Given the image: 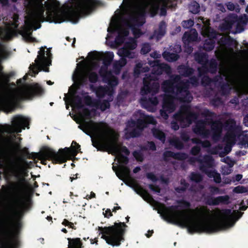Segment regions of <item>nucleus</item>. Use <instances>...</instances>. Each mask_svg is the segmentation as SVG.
<instances>
[{"mask_svg":"<svg viewBox=\"0 0 248 248\" xmlns=\"http://www.w3.org/2000/svg\"><path fill=\"white\" fill-rule=\"evenodd\" d=\"M174 119L179 123L182 127L188 126L193 120L196 119L197 116L191 112V108L186 106L181 108L178 114L174 116Z\"/></svg>","mask_w":248,"mask_h":248,"instance_id":"15","label":"nucleus"},{"mask_svg":"<svg viewBox=\"0 0 248 248\" xmlns=\"http://www.w3.org/2000/svg\"><path fill=\"white\" fill-rule=\"evenodd\" d=\"M211 191L214 194L219 193V189L217 188H216V187H213V188H212Z\"/></svg>","mask_w":248,"mask_h":248,"instance_id":"51","label":"nucleus"},{"mask_svg":"<svg viewBox=\"0 0 248 248\" xmlns=\"http://www.w3.org/2000/svg\"><path fill=\"white\" fill-rule=\"evenodd\" d=\"M51 55L49 49L42 47L38 52L37 58L35 60V63L30 67V75L32 77L35 76L40 70L48 72L49 70L47 66L51 64Z\"/></svg>","mask_w":248,"mask_h":248,"instance_id":"12","label":"nucleus"},{"mask_svg":"<svg viewBox=\"0 0 248 248\" xmlns=\"http://www.w3.org/2000/svg\"><path fill=\"white\" fill-rule=\"evenodd\" d=\"M181 70L185 71L182 76H177L173 81H166L162 85L165 95L163 97V109L160 111V114L165 120L168 117L167 113H170L174 110L177 100L188 102L192 99L187 89L190 83L193 85L197 84V79L192 78H190V82H187L188 79L185 78L192 73V69L181 66L179 68L181 73Z\"/></svg>","mask_w":248,"mask_h":248,"instance_id":"6","label":"nucleus"},{"mask_svg":"<svg viewBox=\"0 0 248 248\" xmlns=\"http://www.w3.org/2000/svg\"><path fill=\"white\" fill-rule=\"evenodd\" d=\"M146 149L151 150L153 151L155 150V146L154 143H153V142H148L146 146Z\"/></svg>","mask_w":248,"mask_h":248,"instance_id":"42","label":"nucleus"},{"mask_svg":"<svg viewBox=\"0 0 248 248\" xmlns=\"http://www.w3.org/2000/svg\"><path fill=\"white\" fill-rule=\"evenodd\" d=\"M147 70L146 67H142V65L140 63H139L136 65V67L134 70V74L136 76H138L141 72H146Z\"/></svg>","mask_w":248,"mask_h":248,"instance_id":"29","label":"nucleus"},{"mask_svg":"<svg viewBox=\"0 0 248 248\" xmlns=\"http://www.w3.org/2000/svg\"><path fill=\"white\" fill-rule=\"evenodd\" d=\"M0 3L2 5H5L8 3V0H0Z\"/></svg>","mask_w":248,"mask_h":248,"instance_id":"55","label":"nucleus"},{"mask_svg":"<svg viewBox=\"0 0 248 248\" xmlns=\"http://www.w3.org/2000/svg\"><path fill=\"white\" fill-rule=\"evenodd\" d=\"M135 115L137 122L131 121L127 124L125 131L126 133L129 134L127 137L138 136L148 124H155L156 123L153 117L145 115L141 110L138 111Z\"/></svg>","mask_w":248,"mask_h":248,"instance_id":"11","label":"nucleus"},{"mask_svg":"<svg viewBox=\"0 0 248 248\" xmlns=\"http://www.w3.org/2000/svg\"><path fill=\"white\" fill-rule=\"evenodd\" d=\"M198 37V33L195 29H192L189 31L186 32L183 37V41L186 45L189 43L196 40Z\"/></svg>","mask_w":248,"mask_h":248,"instance_id":"20","label":"nucleus"},{"mask_svg":"<svg viewBox=\"0 0 248 248\" xmlns=\"http://www.w3.org/2000/svg\"><path fill=\"white\" fill-rule=\"evenodd\" d=\"M189 9L190 12L196 14L199 11V4L196 1H193L189 5Z\"/></svg>","mask_w":248,"mask_h":248,"instance_id":"28","label":"nucleus"},{"mask_svg":"<svg viewBox=\"0 0 248 248\" xmlns=\"http://www.w3.org/2000/svg\"><path fill=\"white\" fill-rule=\"evenodd\" d=\"M221 160H222V161L227 164V166L232 167L234 165V162L233 161H232V160H231V159L229 157H226L225 158H224L223 159H222Z\"/></svg>","mask_w":248,"mask_h":248,"instance_id":"39","label":"nucleus"},{"mask_svg":"<svg viewBox=\"0 0 248 248\" xmlns=\"http://www.w3.org/2000/svg\"><path fill=\"white\" fill-rule=\"evenodd\" d=\"M181 31V28L180 27H178L176 28V31L179 32Z\"/></svg>","mask_w":248,"mask_h":248,"instance_id":"60","label":"nucleus"},{"mask_svg":"<svg viewBox=\"0 0 248 248\" xmlns=\"http://www.w3.org/2000/svg\"><path fill=\"white\" fill-rule=\"evenodd\" d=\"M175 0H123L108 28L107 41L115 36V45L123 46L118 49V55L129 59L135 58L137 46L136 39L142 34L140 28L145 23V14L154 16L160 8L161 15H164L167 7L175 6Z\"/></svg>","mask_w":248,"mask_h":248,"instance_id":"1","label":"nucleus"},{"mask_svg":"<svg viewBox=\"0 0 248 248\" xmlns=\"http://www.w3.org/2000/svg\"><path fill=\"white\" fill-rule=\"evenodd\" d=\"M228 196H219L216 198H209L206 202L209 205H217L221 203H227L229 200Z\"/></svg>","mask_w":248,"mask_h":248,"instance_id":"22","label":"nucleus"},{"mask_svg":"<svg viewBox=\"0 0 248 248\" xmlns=\"http://www.w3.org/2000/svg\"><path fill=\"white\" fill-rule=\"evenodd\" d=\"M9 212L10 211L9 209H5V211H2L1 213V215L2 217H0V224H2L4 223V221L3 218H5L8 216Z\"/></svg>","mask_w":248,"mask_h":248,"instance_id":"36","label":"nucleus"},{"mask_svg":"<svg viewBox=\"0 0 248 248\" xmlns=\"http://www.w3.org/2000/svg\"><path fill=\"white\" fill-rule=\"evenodd\" d=\"M126 225L124 223H115L114 225L110 227H98L99 234L101 238L106 242L112 246H119L121 242L124 240V235Z\"/></svg>","mask_w":248,"mask_h":248,"instance_id":"10","label":"nucleus"},{"mask_svg":"<svg viewBox=\"0 0 248 248\" xmlns=\"http://www.w3.org/2000/svg\"><path fill=\"white\" fill-rule=\"evenodd\" d=\"M147 177L152 181H155L156 180L155 176L152 173H148L147 174Z\"/></svg>","mask_w":248,"mask_h":248,"instance_id":"44","label":"nucleus"},{"mask_svg":"<svg viewBox=\"0 0 248 248\" xmlns=\"http://www.w3.org/2000/svg\"><path fill=\"white\" fill-rule=\"evenodd\" d=\"M220 149L219 147H218V148L217 149H216L215 150H213L212 151H211V152L212 154H219L220 155H222V152H221L220 151Z\"/></svg>","mask_w":248,"mask_h":248,"instance_id":"45","label":"nucleus"},{"mask_svg":"<svg viewBox=\"0 0 248 248\" xmlns=\"http://www.w3.org/2000/svg\"><path fill=\"white\" fill-rule=\"evenodd\" d=\"M133 155H134V157H135V158L138 161H141L142 160V159H143V155H142V153L141 152V151H135L133 153Z\"/></svg>","mask_w":248,"mask_h":248,"instance_id":"35","label":"nucleus"},{"mask_svg":"<svg viewBox=\"0 0 248 248\" xmlns=\"http://www.w3.org/2000/svg\"><path fill=\"white\" fill-rule=\"evenodd\" d=\"M120 208V207L119 206L114 207L113 210H112V211L113 212H116L117 210H118Z\"/></svg>","mask_w":248,"mask_h":248,"instance_id":"58","label":"nucleus"},{"mask_svg":"<svg viewBox=\"0 0 248 248\" xmlns=\"http://www.w3.org/2000/svg\"><path fill=\"white\" fill-rule=\"evenodd\" d=\"M188 202L178 206L158 205V213L168 222L186 227L190 232H214L232 227L242 213L230 209L210 211L207 207L189 208Z\"/></svg>","mask_w":248,"mask_h":248,"instance_id":"3","label":"nucleus"},{"mask_svg":"<svg viewBox=\"0 0 248 248\" xmlns=\"http://www.w3.org/2000/svg\"><path fill=\"white\" fill-rule=\"evenodd\" d=\"M246 152L244 151H241L236 152V155L239 156L244 155L246 154Z\"/></svg>","mask_w":248,"mask_h":248,"instance_id":"53","label":"nucleus"},{"mask_svg":"<svg viewBox=\"0 0 248 248\" xmlns=\"http://www.w3.org/2000/svg\"><path fill=\"white\" fill-rule=\"evenodd\" d=\"M246 12L248 13V5L246 7Z\"/></svg>","mask_w":248,"mask_h":248,"instance_id":"64","label":"nucleus"},{"mask_svg":"<svg viewBox=\"0 0 248 248\" xmlns=\"http://www.w3.org/2000/svg\"><path fill=\"white\" fill-rule=\"evenodd\" d=\"M242 177H243L242 175H241V174H237L235 177V180L237 181H239V180H240L242 178Z\"/></svg>","mask_w":248,"mask_h":248,"instance_id":"54","label":"nucleus"},{"mask_svg":"<svg viewBox=\"0 0 248 248\" xmlns=\"http://www.w3.org/2000/svg\"><path fill=\"white\" fill-rule=\"evenodd\" d=\"M97 4L96 0H72L67 6L61 7L57 0H24L27 15L20 34L26 42H35L32 30L40 28L41 22L47 19L56 23L64 21L76 23L82 15L89 14Z\"/></svg>","mask_w":248,"mask_h":248,"instance_id":"4","label":"nucleus"},{"mask_svg":"<svg viewBox=\"0 0 248 248\" xmlns=\"http://www.w3.org/2000/svg\"><path fill=\"white\" fill-rule=\"evenodd\" d=\"M28 163L26 161H13L7 167L8 171L17 178L26 176Z\"/></svg>","mask_w":248,"mask_h":248,"instance_id":"16","label":"nucleus"},{"mask_svg":"<svg viewBox=\"0 0 248 248\" xmlns=\"http://www.w3.org/2000/svg\"><path fill=\"white\" fill-rule=\"evenodd\" d=\"M175 47L176 53H171L169 52H165L163 53V57L167 61L173 62L177 60L178 56L176 53H179L181 51V46L177 45Z\"/></svg>","mask_w":248,"mask_h":248,"instance_id":"23","label":"nucleus"},{"mask_svg":"<svg viewBox=\"0 0 248 248\" xmlns=\"http://www.w3.org/2000/svg\"><path fill=\"white\" fill-rule=\"evenodd\" d=\"M62 224L64 226H69L72 229H75L73 223L69 222L68 220L65 219L63 220Z\"/></svg>","mask_w":248,"mask_h":248,"instance_id":"41","label":"nucleus"},{"mask_svg":"<svg viewBox=\"0 0 248 248\" xmlns=\"http://www.w3.org/2000/svg\"><path fill=\"white\" fill-rule=\"evenodd\" d=\"M151 49V46L148 44H144L143 45L141 49V52L143 54L148 53Z\"/></svg>","mask_w":248,"mask_h":248,"instance_id":"38","label":"nucleus"},{"mask_svg":"<svg viewBox=\"0 0 248 248\" xmlns=\"http://www.w3.org/2000/svg\"><path fill=\"white\" fill-rule=\"evenodd\" d=\"M232 167L224 166L222 168V173L224 175H228L232 172Z\"/></svg>","mask_w":248,"mask_h":248,"instance_id":"37","label":"nucleus"},{"mask_svg":"<svg viewBox=\"0 0 248 248\" xmlns=\"http://www.w3.org/2000/svg\"><path fill=\"white\" fill-rule=\"evenodd\" d=\"M77 178V177L76 178H74V177H70V180L71 182L73 181V180L75 179H76Z\"/></svg>","mask_w":248,"mask_h":248,"instance_id":"62","label":"nucleus"},{"mask_svg":"<svg viewBox=\"0 0 248 248\" xmlns=\"http://www.w3.org/2000/svg\"><path fill=\"white\" fill-rule=\"evenodd\" d=\"M126 63L125 59L122 58L119 61H116L113 63V73L116 75L119 74L121 68Z\"/></svg>","mask_w":248,"mask_h":248,"instance_id":"24","label":"nucleus"},{"mask_svg":"<svg viewBox=\"0 0 248 248\" xmlns=\"http://www.w3.org/2000/svg\"><path fill=\"white\" fill-rule=\"evenodd\" d=\"M244 124L246 126H248V115L244 117Z\"/></svg>","mask_w":248,"mask_h":248,"instance_id":"52","label":"nucleus"},{"mask_svg":"<svg viewBox=\"0 0 248 248\" xmlns=\"http://www.w3.org/2000/svg\"><path fill=\"white\" fill-rule=\"evenodd\" d=\"M18 240L15 232H11L8 233L2 243V248H17Z\"/></svg>","mask_w":248,"mask_h":248,"instance_id":"19","label":"nucleus"},{"mask_svg":"<svg viewBox=\"0 0 248 248\" xmlns=\"http://www.w3.org/2000/svg\"><path fill=\"white\" fill-rule=\"evenodd\" d=\"M79 150L80 145L73 141L70 148L60 149L57 153L48 147H44L35 155V157L43 164H46V159H50L54 163H62L67 159L75 157Z\"/></svg>","mask_w":248,"mask_h":248,"instance_id":"8","label":"nucleus"},{"mask_svg":"<svg viewBox=\"0 0 248 248\" xmlns=\"http://www.w3.org/2000/svg\"><path fill=\"white\" fill-rule=\"evenodd\" d=\"M170 142L172 145L175 146L176 148L181 149L183 147L181 142L177 139L171 140Z\"/></svg>","mask_w":248,"mask_h":248,"instance_id":"32","label":"nucleus"},{"mask_svg":"<svg viewBox=\"0 0 248 248\" xmlns=\"http://www.w3.org/2000/svg\"><path fill=\"white\" fill-rule=\"evenodd\" d=\"M244 202L242 201L241 203L239 209L241 210H245L247 208V206L244 205Z\"/></svg>","mask_w":248,"mask_h":248,"instance_id":"49","label":"nucleus"},{"mask_svg":"<svg viewBox=\"0 0 248 248\" xmlns=\"http://www.w3.org/2000/svg\"><path fill=\"white\" fill-rule=\"evenodd\" d=\"M140 170V167H136L135 168L134 170H133V172L134 173H137L138 172H139Z\"/></svg>","mask_w":248,"mask_h":248,"instance_id":"57","label":"nucleus"},{"mask_svg":"<svg viewBox=\"0 0 248 248\" xmlns=\"http://www.w3.org/2000/svg\"><path fill=\"white\" fill-rule=\"evenodd\" d=\"M62 231L64 233H66L67 232V230H66V229L65 228H63L62 230Z\"/></svg>","mask_w":248,"mask_h":248,"instance_id":"61","label":"nucleus"},{"mask_svg":"<svg viewBox=\"0 0 248 248\" xmlns=\"http://www.w3.org/2000/svg\"><path fill=\"white\" fill-rule=\"evenodd\" d=\"M103 215H104L105 217H109L112 216V214L111 212V211L109 209H107L105 210V212H103Z\"/></svg>","mask_w":248,"mask_h":248,"instance_id":"43","label":"nucleus"},{"mask_svg":"<svg viewBox=\"0 0 248 248\" xmlns=\"http://www.w3.org/2000/svg\"><path fill=\"white\" fill-rule=\"evenodd\" d=\"M233 192L238 194H243L248 195V185L247 186H238L233 189Z\"/></svg>","mask_w":248,"mask_h":248,"instance_id":"26","label":"nucleus"},{"mask_svg":"<svg viewBox=\"0 0 248 248\" xmlns=\"http://www.w3.org/2000/svg\"><path fill=\"white\" fill-rule=\"evenodd\" d=\"M30 120L29 118L21 115L14 117L11 125L0 126V139L9 147H17L15 133L21 132L22 129H24L29 124Z\"/></svg>","mask_w":248,"mask_h":248,"instance_id":"9","label":"nucleus"},{"mask_svg":"<svg viewBox=\"0 0 248 248\" xmlns=\"http://www.w3.org/2000/svg\"><path fill=\"white\" fill-rule=\"evenodd\" d=\"M228 9L230 11H234L236 12H239L240 8L238 5H235L232 3L228 2L226 4Z\"/></svg>","mask_w":248,"mask_h":248,"instance_id":"30","label":"nucleus"},{"mask_svg":"<svg viewBox=\"0 0 248 248\" xmlns=\"http://www.w3.org/2000/svg\"><path fill=\"white\" fill-rule=\"evenodd\" d=\"M153 67L152 76H147L143 79V87L141 90V94L143 96L140 100L142 106L148 111L154 112L156 110L158 100L156 97H149L148 99L145 98L143 96L155 93L159 89V84L155 81L156 76L165 72L168 74L170 71V67L166 64L160 63L157 61H154L150 63Z\"/></svg>","mask_w":248,"mask_h":248,"instance_id":"7","label":"nucleus"},{"mask_svg":"<svg viewBox=\"0 0 248 248\" xmlns=\"http://www.w3.org/2000/svg\"><path fill=\"white\" fill-rule=\"evenodd\" d=\"M240 139L242 140L241 145L244 147H248V134H243L240 136Z\"/></svg>","mask_w":248,"mask_h":248,"instance_id":"31","label":"nucleus"},{"mask_svg":"<svg viewBox=\"0 0 248 248\" xmlns=\"http://www.w3.org/2000/svg\"><path fill=\"white\" fill-rule=\"evenodd\" d=\"M46 218H47V219L48 220H51L52 217H46Z\"/></svg>","mask_w":248,"mask_h":248,"instance_id":"63","label":"nucleus"},{"mask_svg":"<svg viewBox=\"0 0 248 248\" xmlns=\"http://www.w3.org/2000/svg\"><path fill=\"white\" fill-rule=\"evenodd\" d=\"M95 197V194L93 192H91L90 196L87 195L86 199H91L92 198H93Z\"/></svg>","mask_w":248,"mask_h":248,"instance_id":"50","label":"nucleus"},{"mask_svg":"<svg viewBox=\"0 0 248 248\" xmlns=\"http://www.w3.org/2000/svg\"><path fill=\"white\" fill-rule=\"evenodd\" d=\"M194 24V22L192 20H188L186 21H184L182 23V26L185 28H189L192 27Z\"/></svg>","mask_w":248,"mask_h":248,"instance_id":"33","label":"nucleus"},{"mask_svg":"<svg viewBox=\"0 0 248 248\" xmlns=\"http://www.w3.org/2000/svg\"><path fill=\"white\" fill-rule=\"evenodd\" d=\"M206 23L204 24V29L202 31V34L204 36H207L209 38L210 40L209 42L206 41L204 44V48L205 50L209 51L213 49L214 47V41L212 39L217 38V34L208 26V21H206Z\"/></svg>","mask_w":248,"mask_h":248,"instance_id":"17","label":"nucleus"},{"mask_svg":"<svg viewBox=\"0 0 248 248\" xmlns=\"http://www.w3.org/2000/svg\"><path fill=\"white\" fill-rule=\"evenodd\" d=\"M197 161L200 166L201 170L205 172L209 177H213L216 183L220 182V174L213 169L214 163L210 156H206L203 157V159H200Z\"/></svg>","mask_w":248,"mask_h":248,"instance_id":"14","label":"nucleus"},{"mask_svg":"<svg viewBox=\"0 0 248 248\" xmlns=\"http://www.w3.org/2000/svg\"><path fill=\"white\" fill-rule=\"evenodd\" d=\"M69 102L74 110L77 109L75 120L79 124L78 128L91 136L93 145L115 155L119 166L117 168L113 166L112 169L117 176L141 195L144 200L151 204H155V201L151 196L139 186L136 181L130 176L129 169L124 166L128 162L127 156L129 151L118 141V133L107 123L93 121L92 119L95 116V111L84 108L81 97L72 94Z\"/></svg>","mask_w":248,"mask_h":248,"instance_id":"2","label":"nucleus"},{"mask_svg":"<svg viewBox=\"0 0 248 248\" xmlns=\"http://www.w3.org/2000/svg\"><path fill=\"white\" fill-rule=\"evenodd\" d=\"M113 58L114 54L111 52L90 53L86 61L78 64V68L73 75V80L78 85L85 83L88 79L91 82H94L97 80V76L94 71L97 70L98 63L101 61H103V66L100 69L99 73L104 77V79L110 87L107 89L99 87L96 89L95 93L98 100H91L86 94L84 95L86 103L90 107L102 111L109 108V102L113 99V87L118 84L116 78L111 73L106 72L107 66L110 64Z\"/></svg>","mask_w":248,"mask_h":248,"instance_id":"5","label":"nucleus"},{"mask_svg":"<svg viewBox=\"0 0 248 248\" xmlns=\"http://www.w3.org/2000/svg\"><path fill=\"white\" fill-rule=\"evenodd\" d=\"M232 24L227 23L225 27H222L221 28L224 30H230L232 28Z\"/></svg>","mask_w":248,"mask_h":248,"instance_id":"47","label":"nucleus"},{"mask_svg":"<svg viewBox=\"0 0 248 248\" xmlns=\"http://www.w3.org/2000/svg\"><path fill=\"white\" fill-rule=\"evenodd\" d=\"M200 151V148L198 146L193 147L192 149L191 152L193 155H196Z\"/></svg>","mask_w":248,"mask_h":248,"instance_id":"46","label":"nucleus"},{"mask_svg":"<svg viewBox=\"0 0 248 248\" xmlns=\"http://www.w3.org/2000/svg\"><path fill=\"white\" fill-rule=\"evenodd\" d=\"M209 127L206 123H202L198 124L194 129V132L205 137L211 136L212 138L215 140H217L220 137L222 131V126L221 123L218 122L214 123L211 125V131L208 132L207 131V128Z\"/></svg>","mask_w":248,"mask_h":248,"instance_id":"13","label":"nucleus"},{"mask_svg":"<svg viewBox=\"0 0 248 248\" xmlns=\"http://www.w3.org/2000/svg\"><path fill=\"white\" fill-rule=\"evenodd\" d=\"M164 156L165 160H168V158L169 157H171L174 158H178L180 159H183L186 158L185 155L180 154H173V153L170 151L166 152L164 154Z\"/></svg>","mask_w":248,"mask_h":248,"instance_id":"25","label":"nucleus"},{"mask_svg":"<svg viewBox=\"0 0 248 248\" xmlns=\"http://www.w3.org/2000/svg\"><path fill=\"white\" fill-rule=\"evenodd\" d=\"M152 132L154 135V136L159 139L160 140H161L163 142H164L165 141V135L161 131H160L158 129H153Z\"/></svg>","mask_w":248,"mask_h":248,"instance_id":"27","label":"nucleus"},{"mask_svg":"<svg viewBox=\"0 0 248 248\" xmlns=\"http://www.w3.org/2000/svg\"><path fill=\"white\" fill-rule=\"evenodd\" d=\"M191 179L193 181L198 182L202 179V177L198 173H192L191 175Z\"/></svg>","mask_w":248,"mask_h":248,"instance_id":"34","label":"nucleus"},{"mask_svg":"<svg viewBox=\"0 0 248 248\" xmlns=\"http://www.w3.org/2000/svg\"><path fill=\"white\" fill-rule=\"evenodd\" d=\"M171 127L173 129H174V130H176L177 129H178L179 128V126L178 125L176 124V122H172L171 123Z\"/></svg>","mask_w":248,"mask_h":248,"instance_id":"48","label":"nucleus"},{"mask_svg":"<svg viewBox=\"0 0 248 248\" xmlns=\"http://www.w3.org/2000/svg\"><path fill=\"white\" fill-rule=\"evenodd\" d=\"M193 141L195 143L201 144L202 146L204 147H206L210 145V143L208 141H201L200 140L197 141L193 140Z\"/></svg>","mask_w":248,"mask_h":248,"instance_id":"40","label":"nucleus"},{"mask_svg":"<svg viewBox=\"0 0 248 248\" xmlns=\"http://www.w3.org/2000/svg\"><path fill=\"white\" fill-rule=\"evenodd\" d=\"M151 56L154 57V58H158L159 57V56H160V54L157 53L156 52H155L154 53H152L151 54Z\"/></svg>","mask_w":248,"mask_h":248,"instance_id":"56","label":"nucleus"},{"mask_svg":"<svg viewBox=\"0 0 248 248\" xmlns=\"http://www.w3.org/2000/svg\"><path fill=\"white\" fill-rule=\"evenodd\" d=\"M75 41H76V39H75V38H73V42H72V46L73 47L74 46V44L75 43Z\"/></svg>","mask_w":248,"mask_h":248,"instance_id":"59","label":"nucleus"},{"mask_svg":"<svg viewBox=\"0 0 248 248\" xmlns=\"http://www.w3.org/2000/svg\"><path fill=\"white\" fill-rule=\"evenodd\" d=\"M166 24L164 22H160L158 28L155 30L152 38H155L156 40H158L164 36L166 32Z\"/></svg>","mask_w":248,"mask_h":248,"instance_id":"21","label":"nucleus"},{"mask_svg":"<svg viewBox=\"0 0 248 248\" xmlns=\"http://www.w3.org/2000/svg\"><path fill=\"white\" fill-rule=\"evenodd\" d=\"M235 128L232 124L229 128L224 140L226 142V146L223 154H228L231 151L232 146L235 143Z\"/></svg>","mask_w":248,"mask_h":248,"instance_id":"18","label":"nucleus"}]
</instances>
